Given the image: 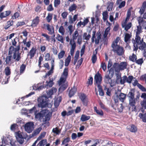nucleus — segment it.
I'll return each instance as SVG.
<instances>
[{"label": "nucleus", "mask_w": 146, "mask_h": 146, "mask_svg": "<svg viewBox=\"0 0 146 146\" xmlns=\"http://www.w3.org/2000/svg\"><path fill=\"white\" fill-rule=\"evenodd\" d=\"M26 67V65L24 64H22L20 67V71L21 74L23 73L25 71Z\"/></svg>", "instance_id": "48"}, {"label": "nucleus", "mask_w": 146, "mask_h": 146, "mask_svg": "<svg viewBox=\"0 0 146 146\" xmlns=\"http://www.w3.org/2000/svg\"><path fill=\"white\" fill-rule=\"evenodd\" d=\"M20 14L18 12L15 13L12 16L13 19H16L18 18Z\"/></svg>", "instance_id": "64"}, {"label": "nucleus", "mask_w": 146, "mask_h": 146, "mask_svg": "<svg viewBox=\"0 0 146 146\" xmlns=\"http://www.w3.org/2000/svg\"><path fill=\"white\" fill-rule=\"evenodd\" d=\"M131 37L132 35L131 33H125L124 38V41L127 43H130Z\"/></svg>", "instance_id": "19"}, {"label": "nucleus", "mask_w": 146, "mask_h": 146, "mask_svg": "<svg viewBox=\"0 0 146 146\" xmlns=\"http://www.w3.org/2000/svg\"><path fill=\"white\" fill-rule=\"evenodd\" d=\"M67 78H66L64 77L63 76L62 77H61L60 79L59 84H61L62 83H64L66 81Z\"/></svg>", "instance_id": "56"}, {"label": "nucleus", "mask_w": 146, "mask_h": 146, "mask_svg": "<svg viewBox=\"0 0 146 146\" xmlns=\"http://www.w3.org/2000/svg\"><path fill=\"white\" fill-rule=\"evenodd\" d=\"M101 67L104 71H105L106 69V65L105 62H102L101 63Z\"/></svg>", "instance_id": "57"}, {"label": "nucleus", "mask_w": 146, "mask_h": 146, "mask_svg": "<svg viewBox=\"0 0 146 146\" xmlns=\"http://www.w3.org/2000/svg\"><path fill=\"white\" fill-rule=\"evenodd\" d=\"M20 49V45H18L16 48L11 46L8 50V55L5 58V62L7 64L11 65L15 62L19 61L21 59V53H19Z\"/></svg>", "instance_id": "1"}, {"label": "nucleus", "mask_w": 146, "mask_h": 146, "mask_svg": "<svg viewBox=\"0 0 146 146\" xmlns=\"http://www.w3.org/2000/svg\"><path fill=\"white\" fill-rule=\"evenodd\" d=\"M132 26V23L131 22H129L127 24L124 25L122 26V27L123 28H124V30L127 31Z\"/></svg>", "instance_id": "29"}, {"label": "nucleus", "mask_w": 146, "mask_h": 146, "mask_svg": "<svg viewBox=\"0 0 146 146\" xmlns=\"http://www.w3.org/2000/svg\"><path fill=\"white\" fill-rule=\"evenodd\" d=\"M57 89L53 87L49 90L48 92L47 93L48 97L46 96H42L39 97L38 99V106L39 108H43L48 107L51 108L52 105L50 104H48V98L51 97L57 91Z\"/></svg>", "instance_id": "2"}, {"label": "nucleus", "mask_w": 146, "mask_h": 146, "mask_svg": "<svg viewBox=\"0 0 146 146\" xmlns=\"http://www.w3.org/2000/svg\"><path fill=\"white\" fill-rule=\"evenodd\" d=\"M53 14L52 13H48V16L46 17V19L48 23H49L52 19Z\"/></svg>", "instance_id": "38"}, {"label": "nucleus", "mask_w": 146, "mask_h": 146, "mask_svg": "<svg viewBox=\"0 0 146 146\" xmlns=\"http://www.w3.org/2000/svg\"><path fill=\"white\" fill-rule=\"evenodd\" d=\"M94 111L96 112L97 115L101 116H102L104 115V113L103 111L101 110L97 109V107L95 106L94 107Z\"/></svg>", "instance_id": "26"}, {"label": "nucleus", "mask_w": 146, "mask_h": 146, "mask_svg": "<svg viewBox=\"0 0 146 146\" xmlns=\"http://www.w3.org/2000/svg\"><path fill=\"white\" fill-rule=\"evenodd\" d=\"M42 128L41 127H40L38 128H37L35 131H34V133L35 135H37L38 134L40 131L41 130Z\"/></svg>", "instance_id": "58"}, {"label": "nucleus", "mask_w": 146, "mask_h": 146, "mask_svg": "<svg viewBox=\"0 0 146 146\" xmlns=\"http://www.w3.org/2000/svg\"><path fill=\"white\" fill-rule=\"evenodd\" d=\"M54 8L53 7L52 5L51 4L48 5L47 7L46 10L49 11H53L54 10Z\"/></svg>", "instance_id": "54"}, {"label": "nucleus", "mask_w": 146, "mask_h": 146, "mask_svg": "<svg viewBox=\"0 0 146 146\" xmlns=\"http://www.w3.org/2000/svg\"><path fill=\"white\" fill-rule=\"evenodd\" d=\"M59 32L62 35H64L65 30L63 27L62 26H61L59 28Z\"/></svg>", "instance_id": "52"}, {"label": "nucleus", "mask_w": 146, "mask_h": 146, "mask_svg": "<svg viewBox=\"0 0 146 146\" xmlns=\"http://www.w3.org/2000/svg\"><path fill=\"white\" fill-rule=\"evenodd\" d=\"M93 78L92 77H90L89 79L88 80V81L87 82V84L89 85H91L93 83Z\"/></svg>", "instance_id": "63"}, {"label": "nucleus", "mask_w": 146, "mask_h": 146, "mask_svg": "<svg viewBox=\"0 0 146 146\" xmlns=\"http://www.w3.org/2000/svg\"><path fill=\"white\" fill-rule=\"evenodd\" d=\"M133 44V50L137 51L138 49L140 50H143L146 47V43L144 42L143 38L141 40V38L133 39L132 40Z\"/></svg>", "instance_id": "5"}, {"label": "nucleus", "mask_w": 146, "mask_h": 146, "mask_svg": "<svg viewBox=\"0 0 146 146\" xmlns=\"http://www.w3.org/2000/svg\"><path fill=\"white\" fill-rule=\"evenodd\" d=\"M54 59H53L51 61V69L50 70L52 72H53V70L54 69Z\"/></svg>", "instance_id": "61"}, {"label": "nucleus", "mask_w": 146, "mask_h": 146, "mask_svg": "<svg viewBox=\"0 0 146 146\" xmlns=\"http://www.w3.org/2000/svg\"><path fill=\"white\" fill-rule=\"evenodd\" d=\"M70 141V138L68 137L64 138L62 141V145H63L64 144H68V143Z\"/></svg>", "instance_id": "43"}, {"label": "nucleus", "mask_w": 146, "mask_h": 146, "mask_svg": "<svg viewBox=\"0 0 146 146\" xmlns=\"http://www.w3.org/2000/svg\"><path fill=\"white\" fill-rule=\"evenodd\" d=\"M123 79H121L120 80V83L121 84H123L126 82L128 83L131 84L134 78L132 76H129L128 77L125 75L123 77Z\"/></svg>", "instance_id": "10"}, {"label": "nucleus", "mask_w": 146, "mask_h": 146, "mask_svg": "<svg viewBox=\"0 0 146 146\" xmlns=\"http://www.w3.org/2000/svg\"><path fill=\"white\" fill-rule=\"evenodd\" d=\"M36 47H33L27 54V56H29L30 59L33 58L36 54Z\"/></svg>", "instance_id": "13"}, {"label": "nucleus", "mask_w": 146, "mask_h": 146, "mask_svg": "<svg viewBox=\"0 0 146 146\" xmlns=\"http://www.w3.org/2000/svg\"><path fill=\"white\" fill-rule=\"evenodd\" d=\"M139 116L143 122L146 123V113L144 114L139 113Z\"/></svg>", "instance_id": "35"}, {"label": "nucleus", "mask_w": 146, "mask_h": 146, "mask_svg": "<svg viewBox=\"0 0 146 146\" xmlns=\"http://www.w3.org/2000/svg\"><path fill=\"white\" fill-rule=\"evenodd\" d=\"M99 91V94L101 96H103L104 94V92L102 90V86H98Z\"/></svg>", "instance_id": "45"}, {"label": "nucleus", "mask_w": 146, "mask_h": 146, "mask_svg": "<svg viewBox=\"0 0 146 146\" xmlns=\"http://www.w3.org/2000/svg\"><path fill=\"white\" fill-rule=\"evenodd\" d=\"M39 22V17L36 16L32 21L31 26L32 27H36L37 26Z\"/></svg>", "instance_id": "18"}, {"label": "nucleus", "mask_w": 146, "mask_h": 146, "mask_svg": "<svg viewBox=\"0 0 146 146\" xmlns=\"http://www.w3.org/2000/svg\"><path fill=\"white\" fill-rule=\"evenodd\" d=\"M102 78L101 75L98 71L95 75L94 78V81L96 84L98 85V86L100 85Z\"/></svg>", "instance_id": "12"}, {"label": "nucleus", "mask_w": 146, "mask_h": 146, "mask_svg": "<svg viewBox=\"0 0 146 146\" xmlns=\"http://www.w3.org/2000/svg\"><path fill=\"white\" fill-rule=\"evenodd\" d=\"M72 38L70 41V44L71 45V48L70 50V54L72 56L75 49L76 45L75 40L77 39V42L79 44H80L82 42V36L79 34L78 31L76 30L73 33L72 35Z\"/></svg>", "instance_id": "3"}, {"label": "nucleus", "mask_w": 146, "mask_h": 146, "mask_svg": "<svg viewBox=\"0 0 146 146\" xmlns=\"http://www.w3.org/2000/svg\"><path fill=\"white\" fill-rule=\"evenodd\" d=\"M126 96V94L121 93L119 95H118V97L119 98V99L120 101L122 102H123L125 99Z\"/></svg>", "instance_id": "24"}, {"label": "nucleus", "mask_w": 146, "mask_h": 146, "mask_svg": "<svg viewBox=\"0 0 146 146\" xmlns=\"http://www.w3.org/2000/svg\"><path fill=\"white\" fill-rule=\"evenodd\" d=\"M11 13V12L10 11H6L0 14V17L2 18L5 17L9 16Z\"/></svg>", "instance_id": "25"}, {"label": "nucleus", "mask_w": 146, "mask_h": 146, "mask_svg": "<svg viewBox=\"0 0 146 146\" xmlns=\"http://www.w3.org/2000/svg\"><path fill=\"white\" fill-rule=\"evenodd\" d=\"M13 20H9L7 22L5 25L4 26V28L5 30H7L11 26L13 25Z\"/></svg>", "instance_id": "21"}, {"label": "nucleus", "mask_w": 146, "mask_h": 146, "mask_svg": "<svg viewBox=\"0 0 146 146\" xmlns=\"http://www.w3.org/2000/svg\"><path fill=\"white\" fill-rule=\"evenodd\" d=\"M135 91L134 89H131L130 92L127 94V97L129 98V110L131 109L132 111H135L136 110V106H135L136 102L135 101L134 97Z\"/></svg>", "instance_id": "4"}, {"label": "nucleus", "mask_w": 146, "mask_h": 146, "mask_svg": "<svg viewBox=\"0 0 146 146\" xmlns=\"http://www.w3.org/2000/svg\"><path fill=\"white\" fill-rule=\"evenodd\" d=\"M42 36L46 38V40L48 41H50V36L47 34L43 33L42 34Z\"/></svg>", "instance_id": "60"}, {"label": "nucleus", "mask_w": 146, "mask_h": 146, "mask_svg": "<svg viewBox=\"0 0 146 146\" xmlns=\"http://www.w3.org/2000/svg\"><path fill=\"white\" fill-rule=\"evenodd\" d=\"M16 135L17 139L23 138L21 132L20 131H19L16 133Z\"/></svg>", "instance_id": "62"}, {"label": "nucleus", "mask_w": 146, "mask_h": 146, "mask_svg": "<svg viewBox=\"0 0 146 146\" xmlns=\"http://www.w3.org/2000/svg\"><path fill=\"white\" fill-rule=\"evenodd\" d=\"M51 115V114H50L49 113H47L46 115L45 114V116H44L45 118H43V122H46L47 121L49 120Z\"/></svg>", "instance_id": "33"}, {"label": "nucleus", "mask_w": 146, "mask_h": 146, "mask_svg": "<svg viewBox=\"0 0 146 146\" xmlns=\"http://www.w3.org/2000/svg\"><path fill=\"white\" fill-rule=\"evenodd\" d=\"M119 39L120 38L119 37L117 36L115 40L112 42L111 44V46L118 45V44H117V43L119 42Z\"/></svg>", "instance_id": "41"}, {"label": "nucleus", "mask_w": 146, "mask_h": 146, "mask_svg": "<svg viewBox=\"0 0 146 146\" xmlns=\"http://www.w3.org/2000/svg\"><path fill=\"white\" fill-rule=\"evenodd\" d=\"M90 118V116H87L85 114H83L81 116L80 120L84 122L89 120Z\"/></svg>", "instance_id": "27"}, {"label": "nucleus", "mask_w": 146, "mask_h": 146, "mask_svg": "<svg viewBox=\"0 0 146 146\" xmlns=\"http://www.w3.org/2000/svg\"><path fill=\"white\" fill-rule=\"evenodd\" d=\"M65 54V51L63 50H61L58 54V57L59 59L63 58Z\"/></svg>", "instance_id": "46"}, {"label": "nucleus", "mask_w": 146, "mask_h": 146, "mask_svg": "<svg viewBox=\"0 0 146 146\" xmlns=\"http://www.w3.org/2000/svg\"><path fill=\"white\" fill-rule=\"evenodd\" d=\"M135 62L138 64L141 65L143 63L144 61L143 58H141L136 59Z\"/></svg>", "instance_id": "50"}, {"label": "nucleus", "mask_w": 146, "mask_h": 146, "mask_svg": "<svg viewBox=\"0 0 146 146\" xmlns=\"http://www.w3.org/2000/svg\"><path fill=\"white\" fill-rule=\"evenodd\" d=\"M52 131L56 135H59L60 133L61 130H59L58 127H56L52 129Z\"/></svg>", "instance_id": "44"}, {"label": "nucleus", "mask_w": 146, "mask_h": 146, "mask_svg": "<svg viewBox=\"0 0 146 146\" xmlns=\"http://www.w3.org/2000/svg\"><path fill=\"white\" fill-rule=\"evenodd\" d=\"M68 72V68H65L64 70L62 76H63L67 78Z\"/></svg>", "instance_id": "37"}, {"label": "nucleus", "mask_w": 146, "mask_h": 146, "mask_svg": "<svg viewBox=\"0 0 146 146\" xmlns=\"http://www.w3.org/2000/svg\"><path fill=\"white\" fill-rule=\"evenodd\" d=\"M113 3L112 2H110L107 7V9L108 11H111L113 7Z\"/></svg>", "instance_id": "51"}, {"label": "nucleus", "mask_w": 146, "mask_h": 146, "mask_svg": "<svg viewBox=\"0 0 146 146\" xmlns=\"http://www.w3.org/2000/svg\"><path fill=\"white\" fill-rule=\"evenodd\" d=\"M56 38L58 41L62 43H64V39L62 36L60 35L59 34H57Z\"/></svg>", "instance_id": "32"}, {"label": "nucleus", "mask_w": 146, "mask_h": 146, "mask_svg": "<svg viewBox=\"0 0 146 146\" xmlns=\"http://www.w3.org/2000/svg\"><path fill=\"white\" fill-rule=\"evenodd\" d=\"M4 72L6 76L8 77L7 78V81L5 82V84H7V83L8 82V79L10 77L9 76L11 74V73L10 68L9 66L6 67L5 69Z\"/></svg>", "instance_id": "15"}, {"label": "nucleus", "mask_w": 146, "mask_h": 146, "mask_svg": "<svg viewBox=\"0 0 146 146\" xmlns=\"http://www.w3.org/2000/svg\"><path fill=\"white\" fill-rule=\"evenodd\" d=\"M98 48H96L94 51L93 52V55L92 58V60L93 63L94 64L97 60V56H96L98 53Z\"/></svg>", "instance_id": "16"}, {"label": "nucleus", "mask_w": 146, "mask_h": 146, "mask_svg": "<svg viewBox=\"0 0 146 146\" xmlns=\"http://www.w3.org/2000/svg\"><path fill=\"white\" fill-rule=\"evenodd\" d=\"M127 63L126 62H121L120 64L115 62L113 65V68L115 72H119L121 70H123L127 68Z\"/></svg>", "instance_id": "7"}, {"label": "nucleus", "mask_w": 146, "mask_h": 146, "mask_svg": "<svg viewBox=\"0 0 146 146\" xmlns=\"http://www.w3.org/2000/svg\"><path fill=\"white\" fill-rule=\"evenodd\" d=\"M27 38H26L25 39L23 40V42H22V43H23V44L24 45H26V46L29 48L31 46V42L30 41H29L27 42Z\"/></svg>", "instance_id": "34"}, {"label": "nucleus", "mask_w": 146, "mask_h": 146, "mask_svg": "<svg viewBox=\"0 0 146 146\" xmlns=\"http://www.w3.org/2000/svg\"><path fill=\"white\" fill-rule=\"evenodd\" d=\"M136 30V36L135 38H140V34L142 32V28L141 26L139 25L137 26V29Z\"/></svg>", "instance_id": "14"}, {"label": "nucleus", "mask_w": 146, "mask_h": 146, "mask_svg": "<svg viewBox=\"0 0 146 146\" xmlns=\"http://www.w3.org/2000/svg\"><path fill=\"white\" fill-rule=\"evenodd\" d=\"M114 69L113 68H111L109 70V74H106L104 77V81L107 84H110L111 87L114 86V82H113L111 78L113 77L114 74Z\"/></svg>", "instance_id": "6"}, {"label": "nucleus", "mask_w": 146, "mask_h": 146, "mask_svg": "<svg viewBox=\"0 0 146 146\" xmlns=\"http://www.w3.org/2000/svg\"><path fill=\"white\" fill-rule=\"evenodd\" d=\"M88 22V19L87 18H86L85 20H84L83 22H82L81 21L79 22L77 24V25L79 27H80L82 25H83L84 26Z\"/></svg>", "instance_id": "30"}, {"label": "nucleus", "mask_w": 146, "mask_h": 146, "mask_svg": "<svg viewBox=\"0 0 146 146\" xmlns=\"http://www.w3.org/2000/svg\"><path fill=\"white\" fill-rule=\"evenodd\" d=\"M76 90V88L75 87H74L73 88H72L70 91L69 93V96L71 97L73 96L75 94Z\"/></svg>", "instance_id": "28"}, {"label": "nucleus", "mask_w": 146, "mask_h": 146, "mask_svg": "<svg viewBox=\"0 0 146 146\" xmlns=\"http://www.w3.org/2000/svg\"><path fill=\"white\" fill-rule=\"evenodd\" d=\"M45 60L46 61H48L50 60V54L49 53H46L44 56Z\"/></svg>", "instance_id": "55"}, {"label": "nucleus", "mask_w": 146, "mask_h": 146, "mask_svg": "<svg viewBox=\"0 0 146 146\" xmlns=\"http://www.w3.org/2000/svg\"><path fill=\"white\" fill-rule=\"evenodd\" d=\"M77 7L75 4H73L69 7V10L70 12L73 11L75 10L77 8Z\"/></svg>", "instance_id": "39"}, {"label": "nucleus", "mask_w": 146, "mask_h": 146, "mask_svg": "<svg viewBox=\"0 0 146 146\" xmlns=\"http://www.w3.org/2000/svg\"><path fill=\"white\" fill-rule=\"evenodd\" d=\"M83 37L84 39L88 41L91 37V35L90 34H88L87 35L86 33H84L83 34Z\"/></svg>", "instance_id": "47"}, {"label": "nucleus", "mask_w": 146, "mask_h": 146, "mask_svg": "<svg viewBox=\"0 0 146 146\" xmlns=\"http://www.w3.org/2000/svg\"><path fill=\"white\" fill-rule=\"evenodd\" d=\"M71 57L69 55L67 58L66 59L65 62V66H67L69 65L71 61Z\"/></svg>", "instance_id": "36"}, {"label": "nucleus", "mask_w": 146, "mask_h": 146, "mask_svg": "<svg viewBox=\"0 0 146 146\" xmlns=\"http://www.w3.org/2000/svg\"><path fill=\"white\" fill-rule=\"evenodd\" d=\"M46 82L47 83V85L48 86L50 87H52L54 84L52 79V80L50 79L48 82L46 81Z\"/></svg>", "instance_id": "53"}, {"label": "nucleus", "mask_w": 146, "mask_h": 146, "mask_svg": "<svg viewBox=\"0 0 146 146\" xmlns=\"http://www.w3.org/2000/svg\"><path fill=\"white\" fill-rule=\"evenodd\" d=\"M24 127L25 131L27 133H29L31 132L34 127L33 123L30 122L26 123Z\"/></svg>", "instance_id": "9"}, {"label": "nucleus", "mask_w": 146, "mask_h": 146, "mask_svg": "<svg viewBox=\"0 0 146 146\" xmlns=\"http://www.w3.org/2000/svg\"><path fill=\"white\" fill-rule=\"evenodd\" d=\"M79 97L83 105L87 106L88 104V99L86 94L84 93H81L80 94Z\"/></svg>", "instance_id": "11"}, {"label": "nucleus", "mask_w": 146, "mask_h": 146, "mask_svg": "<svg viewBox=\"0 0 146 146\" xmlns=\"http://www.w3.org/2000/svg\"><path fill=\"white\" fill-rule=\"evenodd\" d=\"M78 15H75L74 16L73 18H71L69 20V23H73L78 18Z\"/></svg>", "instance_id": "42"}, {"label": "nucleus", "mask_w": 146, "mask_h": 146, "mask_svg": "<svg viewBox=\"0 0 146 146\" xmlns=\"http://www.w3.org/2000/svg\"><path fill=\"white\" fill-rule=\"evenodd\" d=\"M127 129L132 132H135L137 131V128L134 125L131 124L127 126Z\"/></svg>", "instance_id": "17"}, {"label": "nucleus", "mask_w": 146, "mask_h": 146, "mask_svg": "<svg viewBox=\"0 0 146 146\" xmlns=\"http://www.w3.org/2000/svg\"><path fill=\"white\" fill-rule=\"evenodd\" d=\"M60 0H54V6L55 7H57L58 5L60 4Z\"/></svg>", "instance_id": "59"}, {"label": "nucleus", "mask_w": 146, "mask_h": 146, "mask_svg": "<svg viewBox=\"0 0 146 146\" xmlns=\"http://www.w3.org/2000/svg\"><path fill=\"white\" fill-rule=\"evenodd\" d=\"M43 26L44 27H46L47 29L49 31V34L52 35L54 33V28L53 27H52V28L50 27V26L49 24H43Z\"/></svg>", "instance_id": "20"}, {"label": "nucleus", "mask_w": 146, "mask_h": 146, "mask_svg": "<svg viewBox=\"0 0 146 146\" xmlns=\"http://www.w3.org/2000/svg\"><path fill=\"white\" fill-rule=\"evenodd\" d=\"M112 50L117 55L121 56L124 53L125 50L123 47L120 45L111 46Z\"/></svg>", "instance_id": "8"}, {"label": "nucleus", "mask_w": 146, "mask_h": 146, "mask_svg": "<svg viewBox=\"0 0 146 146\" xmlns=\"http://www.w3.org/2000/svg\"><path fill=\"white\" fill-rule=\"evenodd\" d=\"M19 41V39L18 37H16L13 39H12L11 43L12 46H16L17 43V41Z\"/></svg>", "instance_id": "31"}, {"label": "nucleus", "mask_w": 146, "mask_h": 146, "mask_svg": "<svg viewBox=\"0 0 146 146\" xmlns=\"http://www.w3.org/2000/svg\"><path fill=\"white\" fill-rule=\"evenodd\" d=\"M129 58L131 61L133 62H135L137 59V56L135 54L133 53L132 56H129Z\"/></svg>", "instance_id": "40"}, {"label": "nucleus", "mask_w": 146, "mask_h": 146, "mask_svg": "<svg viewBox=\"0 0 146 146\" xmlns=\"http://www.w3.org/2000/svg\"><path fill=\"white\" fill-rule=\"evenodd\" d=\"M47 143L46 139H43L41 140L39 143V146H44Z\"/></svg>", "instance_id": "49"}, {"label": "nucleus", "mask_w": 146, "mask_h": 146, "mask_svg": "<svg viewBox=\"0 0 146 146\" xmlns=\"http://www.w3.org/2000/svg\"><path fill=\"white\" fill-rule=\"evenodd\" d=\"M140 105L141 106L140 110L143 112L144 110L146 109V100L141 101L140 102Z\"/></svg>", "instance_id": "22"}, {"label": "nucleus", "mask_w": 146, "mask_h": 146, "mask_svg": "<svg viewBox=\"0 0 146 146\" xmlns=\"http://www.w3.org/2000/svg\"><path fill=\"white\" fill-rule=\"evenodd\" d=\"M35 117L36 119H38V120L41 121V120L45 116V113H42L40 112L37 113H35Z\"/></svg>", "instance_id": "23"}]
</instances>
